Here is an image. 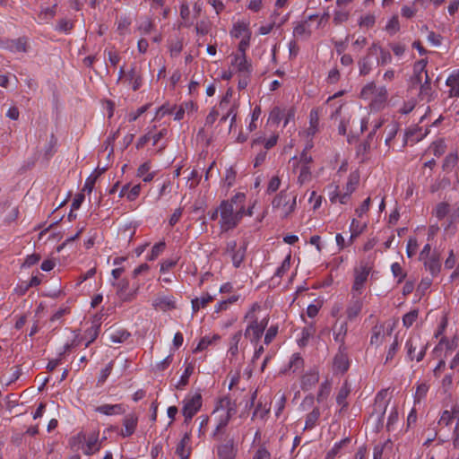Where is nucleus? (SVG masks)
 Returning a JSON list of instances; mask_svg holds the SVG:
<instances>
[{"mask_svg":"<svg viewBox=\"0 0 459 459\" xmlns=\"http://www.w3.org/2000/svg\"><path fill=\"white\" fill-rule=\"evenodd\" d=\"M342 193L340 191V187L336 184H331L328 186V197L332 204L340 203Z\"/></svg>","mask_w":459,"mask_h":459,"instance_id":"79ce46f5","label":"nucleus"},{"mask_svg":"<svg viewBox=\"0 0 459 459\" xmlns=\"http://www.w3.org/2000/svg\"><path fill=\"white\" fill-rule=\"evenodd\" d=\"M375 92L373 93V98L370 100V106L373 108H380L383 104L386 101L387 99V90L385 86H380L375 88Z\"/></svg>","mask_w":459,"mask_h":459,"instance_id":"b1692460","label":"nucleus"},{"mask_svg":"<svg viewBox=\"0 0 459 459\" xmlns=\"http://www.w3.org/2000/svg\"><path fill=\"white\" fill-rule=\"evenodd\" d=\"M189 443H190V435L186 433L177 446L176 453L179 457H183L184 459L189 458V455H190Z\"/></svg>","mask_w":459,"mask_h":459,"instance_id":"2f4dec72","label":"nucleus"},{"mask_svg":"<svg viewBox=\"0 0 459 459\" xmlns=\"http://www.w3.org/2000/svg\"><path fill=\"white\" fill-rule=\"evenodd\" d=\"M446 84L450 88L449 97H459V71L451 74L446 78Z\"/></svg>","mask_w":459,"mask_h":459,"instance_id":"7c9ffc66","label":"nucleus"},{"mask_svg":"<svg viewBox=\"0 0 459 459\" xmlns=\"http://www.w3.org/2000/svg\"><path fill=\"white\" fill-rule=\"evenodd\" d=\"M389 48L398 58L402 57L406 51V46L401 42H392L389 44Z\"/></svg>","mask_w":459,"mask_h":459,"instance_id":"338daca9","label":"nucleus"},{"mask_svg":"<svg viewBox=\"0 0 459 459\" xmlns=\"http://www.w3.org/2000/svg\"><path fill=\"white\" fill-rule=\"evenodd\" d=\"M428 345L424 343L419 335L411 336L405 342V350L409 359L420 362L423 359Z\"/></svg>","mask_w":459,"mask_h":459,"instance_id":"423d86ee","label":"nucleus"},{"mask_svg":"<svg viewBox=\"0 0 459 459\" xmlns=\"http://www.w3.org/2000/svg\"><path fill=\"white\" fill-rule=\"evenodd\" d=\"M261 115V108L260 107L256 106L253 108L251 113V120L247 126V130L249 132H253L257 128L256 121L258 120L259 117Z\"/></svg>","mask_w":459,"mask_h":459,"instance_id":"e2e57ef3","label":"nucleus"},{"mask_svg":"<svg viewBox=\"0 0 459 459\" xmlns=\"http://www.w3.org/2000/svg\"><path fill=\"white\" fill-rule=\"evenodd\" d=\"M291 255L289 254L282 261L280 267L277 268L274 276L282 277L290 268Z\"/></svg>","mask_w":459,"mask_h":459,"instance_id":"bf43d9fd","label":"nucleus"},{"mask_svg":"<svg viewBox=\"0 0 459 459\" xmlns=\"http://www.w3.org/2000/svg\"><path fill=\"white\" fill-rule=\"evenodd\" d=\"M231 66L239 73H249L250 71V65L246 55H232Z\"/></svg>","mask_w":459,"mask_h":459,"instance_id":"cd10ccee","label":"nucleus"},{"mask_svg":"<svg viewBox=\"0 0 459 459\" xmlns=\"http://www.w3.org/2000/svg\"><path fill=\"white\" fill-rule=\"evenodd\" d=\"M124 83L134 91H138L143 86V74L137 65H132L130 69L126 71Z\"/></svg>","mask_w":459,"mask_h":459,"instance_id":"f8f14e48","label":"nucleus"},{"mask_svg":"<svg viewBox=\"0 0 459 459\" xmlns=\"http://www.w3.org/2000/svg\"><path fill=\"white\" fill-rule=\"evenodd\" d=\"M237 452L238 448L233 438L217 446V455L219 459H235Z\"/></svg>","mask_w":459,"mask_h":459,"instance_id":"2eb2a0df","label":"nucleus"},{"mask_svg":"<svg viewBox=\"0 0 459 459\" xmlns=\"http://www.w3.org/2000/svg\"><path fill=\"white\" fill-rule=\"evenodd\" d=\"M459 411L456 408H454L451 411H444L440 416L438 423L444 426H448L451 424L455 414L458 413Z\"/></svg>","mask_w":459,"mask_h":459,"instance_id":"864d4df0","label":"nucleus"},{"mask_svg":"<svg viewBox=\"0 0 459 459\" xmlns=\"http://www.w3.org/2000/svg\"><path fill=\"white\" fill-rule=\"evenodd\" d=\"M293 170L298 173V183L304 185L311 180L313 158L306 152H302L299 158L291 159Z\"/></svg>","mask_w":459,"mask_h":459,"instance_id":"39448f33","label":"nucleus"},{"mask_svg":"<svg viewBox=\"0 0 459 459\" xmlns=\"http://www.w3.org/2000/svg\"><path fill=\"white\" fill-rule=\"evenodd\" d=\"M111 285L117 289V295L122 301L129 302L135 299L137 296L139 287L137 286L134 290H130L129 280L123 278L118 281H112Z\"/></svg>","mask_w":459,"mask_h":459,"instance_id":"9d476101","label":"nucleus"},{"mask_svg":"<svg viewBox=\"0 0 459 459\" xmlns=\"http://www.w3.org/2000/svg\"><path fill=\"white\" fill-rule=\"evenodd\" d=\"M350 394L349 386L344 384L339 390L338 394L336 396V403L341 405L342 408L346 407L347 403L345 402L346 398Z\"/></svg>","mask_w":459,"mask_h":459,"instance_id":"6e6d98bb","label":"nucleus"},{"mask_svg":"<svg viewBox=\"0 0 459 459\" xmlns=\"http://www.w3.org/2000/svg\"><path fill=\"white\" fill-rule=\"evenodd\" d=\"M399 342L397 340V337L394 338L393 343L389 346L388 348V351L386 352V356H385V363H389L390 361L393 360V359L394 358V356L396 355L398 350H399Z\"/></svg>","mask_w":459,"mask_h":459,"instance_id":"680f3d73","label":"nucleus"},{"mask_svg":"<svg viewBox=\"0 0 459 459\" xmlns=\"http://www.w3.org/2000/svg\"><path fill=\"white\" fill-rule=\"evenodd\" d=\"M303 359L299 353H294L290 357V362H289V368L290 369H292L293 372L299 369L303 366Z\"/></svg>","mask_w":459,"mask_h":459,"instance_id":"69168bd1","label":"nucleus"},{"mask_svg":"<svg viewBox=\"0 0 459 459\" xmlns=\"http://www.w3.org/2000/svg\"><path fill=\"white\" fill-rule=\"evenodd\" d=\"M419 96L421 100L427 102L431 101L435 98V91L431 87L430 79L427 74L425 82L420 86Z\"/></svg>","mask_w":459,"mask_h":459,"instance_id":"c756f323","label":"nucleus"},{"mask_svg":"<svg viewBox=\"0 0 459 459\" xmlns=\"http://www.w3.org/2000/svg\"><path fill=\"white\" fill-rule=\"evenodd\" d=\"M219 225L222 232L235 229L244 216L245 206H238L237 210L230 203L221 202L219 206Z\"/></svg>","mask_w":459,"mask_h":459,"instance_id":"7ed1b4c3","label":"nucleus"},{"mask_svg":"<svg viewBox=\"0 0 459 459\" xmlns=\"http://www.w3.org/2000/svg\"><path fill=\"white\" fill-rule=\"evenodd\" d=\"M166 244L164 241H160L155 244L151 250V253L147 255V260H155L165 249Z\"/></svg>","mask_w":459,"mask_h":459,"instance_id":"5fc2aeb1","label":"nucleus"},{"mask_svg":"<svg viewBox=\"0 0 459 459\" xmlns=\"http://www.w3.org/2000/svg\"><path fill=\"white\" fill-rule=\"evenodd\" d=\"M230 255H231V261H232L233 266L235 268H238L245 259L246 247H241L238 248L237 251H234V253H232Z\"/></svg>","mask_w":459,"mask_h":459,"instance_id":"49530a36","label":"nucleus"},{"mask_svg":"<svg viewBox=\"0 0 459 459\" xmlns=\"http://www.w3.org/2000/svg\"><path fill=\"white\" fill-rule=\"evenodd\" d=\"M178 262V257H173V258H169V259L163 260L160 263V273H168L170 269H172L173 267H175L177 265Z\"/></svg>","mask_w":459,"mask_h":459,"instance_id":"774afa93","label":"nucleus"},{"mask_svg":"<svg viewBox=\"0 0 459 459\" xmlns=\"http://www.w3.org/2000/svg\"><path fill=\"white\" fill-rule=\"evenodd\" d=\"M212 299H213V298L208 293L202 295L200 298H196V299H193L192 300L193 312L195 313L199 309L204 307Z\"/></svg>","mask_w":459,"mask_h":459,"instance_id":"58836bf2","label":"nucleus"},{"mask_svg":"<svg viewBox=\"0 0 459 459\" xmlns=\"http://www.w3.org/2000/svg\"><path fill=\"white\" fill-rule=\"evenodd\" d=\"M359 183V178L356 175H350L348 178V181L346 183V186L344 187V192L342 195L341 197V204H345L348 203L351 195L355 191L357 186Z\"/></svg>","mask_w":459,"mask_h":459,"instance_id":"393cba45","label":"nucleus"},{"mask_svg":"<svg viewBox=\"0 0 459 459\" xmlns=\"http://www.w3.org/2000/svg\"><path fill=\"white\" fill-rule=\"evenodd\" d=\"M391 272L397 280V283H401L406 277V273L399 263H393L391 264Z\"/></svg>","mask_w":459,"mask_h":459,"instance_id":"3c124183","label":"nucleus"},{"mask_svg":"<svg viewBox=\"0 0 459 459\" xmlns=\"http://www.w3.org/2000/svg\"><path fill=\"white\" fill-rule=\"evenodd\" d=\"M152 306L161 312H169L177 307V300L173 295L158 293L152 299Z\"/></svg>","mask_w":459,"mask_h":459,"instance_id":"9b49d317","label":"nucleus"},{"mask_svg":"<svg viewBox=\"0 0 459 459\" xmlns=\"http://www.w3.org/2000/svg\"><path fill=\"white\" fill-rule=\"evenodd\" d=\"M8 48L13 53H24L27 51L26 42L21 39L10 42Z\"/></svg>","mask_w":459,"mask_h":459,"instance_id":"603ef678","label":"nucleus"},{"mask_svg":"<svg viewBox=\"0 0 459 459\" xmlns=\"http://www.w3.org/2000/svg\"><path fill=\"white\" fill-rule=\"evenodd\" d=\"M422 262L425 269L430 273L432 277L438 275L441 271V263L439 256L437 254H432L430 258Z\"/></svg>","mask_w":459,"mask_h":459,"instance_id":"a878e982","label":"nucleus"},{"mask_svg":"<svg viewBox=\"0 0 459 459\" xmlns=\"http://www.w3.org/2000/svg\"><path fill=\"white\" fill-rule=\"evenodd\" d=\"M315 333L316 329L313 324H310L304 327L301 331V336L299 340V345L305 346L307 343L309 338L312 337L315 334Z\"/></svg>","mask_w":459,"mask_h":459,"instance_id":"a19ab883","label":"nucleus"},{"mask_svg":"<svg viewBox=\"0 0 459 459\" xmlns=\"http://www.w3.org/2000/svg\"><path fill=\"white\" fill-rule=\"evenodd\" d=\"M117 24V32L122 36L125 37L126 35L129 34L130 32V26L132 24V20L128 16H120L117 19L116 22Z\"/></svg>","mask_w":459,"mask_h":459,"instance_id":"473e14b6","label":"nucleus"},{"mask_svg":"<svg viewBox=\"0 0 459 459\" xmlns=\"http://www.w3.org/2000/svg\"><path fill=\"white\" fill-rule=\"evenodd\" d=\"M376 84L374 82H368L366 84L361 91H360V98L366 100H370L371 98H373V93L375 92Z\"/></svg>","mask_w":459,"mask_h":459,"instance_id":"0e129e2a","label":"nucleus"},{"mask_svg":"<svg viewBox=\"0 0 459 459\" xmlns=\"http://www.w3.org/2000/svg\"><path fill=\"white\" fill-rule=\"evenodd\" d=\"M202 395L199 393L188 394L182 401V413L185 422L190 421L202 407Z\"/></svg>","mask_w":459,"mask_h":459,"instance_id":"0eeeda50","label":"nucleus"},{"mask_svg":"<svg viewBox=\"0 0 459 459\" xmlns=\"http://www.w3.org/2000/svg\"><path fill=\"white\" fill-rule=\"evenodd\" d=\"M419 311L417 309L411 310L403 316V325L406 328L411 327L417 320Z\"/></svg>","mask_w":459,"mask_h":459,"instance_id":"4d7b16f0","label":"nucleus"},{"mask_svg":"<svg viewBox=\"0 0 459 459\" xmlns=\"http://www.w3.org/2000/svg\"><path fill=\"white\" fill-rule=\"evenodd\" d=\"M85 445L82 446L84 455H91L98 452L101 447V443L99 441V433L92 432L88 437H83Z\"/></svg>","mask_w":459,"mask_h":459,"instance_id":"6ab92c4d","label":"nucleus"},{"mask_svg":"<svg viewBox=\"0 0 459 459\" xmlns=\"http://www.w3.org/2000/svg\"><path fill=\"white\" fill-rule=\"evenodd\" d=\"M237 411V404L229 396L220 398L212 411V416L216 421L214 434L218 433L221 429L225 428L230 418Z\"/></svg>","mask_w":459,"mask_h":459,"instance_id":"20e7f679","label":"nucleus"},{"mask_svg":"<svg viewBox=\"0 0 459 459\" xmlns=\"http://www.w3.org/2000/svg\"><path fill=\"white\" fill-rule=\"evenodd\" d=\"M331 392V384L329 381L323 382L320 386L316 396V401L318 403L324 402L330 394Z\"/></svg>","mask_w":459,"mask_h":459,"instance_id":"de8ad7c7","label":"nucleus"},{"mask_svg":"<svg viewBox=\"0 0 459 459\" xmlns=\"http://www.w3.org/2000/svg\"><path fill=\"white\" fill-rule=\"evenodd\" d=\"M310 34V25L306 21L299 22L293 29V35L297 38H307Z\"/></svg>","mask_w":459,"mask_h":459,"instance_id":"e433bc0d","label":"nucleus"},{"mask_svg":"<svg viewBox=\"0 0 459 459\" xmlns=\"http://www.w3.org/2000/svg\"><path fill=\"white\" fill-rule=\"evenodd\" d=\"M260 309L261 306L258 303H254L245 316V318L248 320V325L245 330V336L255 345L261 339L268 325V318L266 317L258 320L255 313L260 311Z\"/></svg>","mask_w":459,"mask_h":459,"instance_id":"f257e3e1","label":"nucleus"},{"mask_svg":"<svg viewBox=\"0 0 459 459\" xmlns=\"http://www.w3.org/2000/svg\"><path fill=\"white\" fill-rule=\"evenodd\" d=\"M297 208V194L288 188L278 193L272 201L273 212L281 219L290 216Z\"/></svg>","mask_w":459,"mask_h":459,"instance_id":"f03ea898","label":"nucleus"},{"mask_svg":"<svg viewBox=\"0 0 459 459\" xmlns=\"http://www.w3.org/2000/svg\"><path fill=\"white\" fill-rule=\"evenodd\" d=\"M242 338V332L238 331L235 333L230 339L229 342V349L228 354L230 356V359L235 358L238 353V344Z\"/></svg>","mask_w":459,"mask_h":459,"instance_id":"f704fd0d","label":"nucleus"},{"mask_svg":"<svg viewBox=\"0 0 459 459\" xmlns=\"http://www.w3.org/2000/svg\"><path fill=\"white\" fill-rule=\"evenodd\" d=\"M220 338L221 337L218 334L203 337L198 342L195 351H202L206 350L210 345H212L215 341L219 340Z\"/></svg>","mask_w":459,"mask_h":459,"instance_id":"37998d69","label":"nucleus"},{"mask_svg":"<svg viewBox=\"0 0 459 459\" xmlns=\"http://www.w3.org/2000/svg\"><path fill=\"white\" fill-rule=\"evenodd\" d=\"M384 337H385V333H384L383 327L382 326H375L372 329L370 343L378 346L383 342Z\"/></svg>","mask_w":459,"mask_h":459,"instance_id":"c03bdc74","label":"nucleus"},{"mask_svg":"<svg viewBox=\"0 0 459 459\" xmlns=\"http://www.w3.org/2000/svg\"><path fill=\"white\" fill-rule=\"evenodd\" d=\"M57 6V0L52 1L49 6H40V12L38 14L37 22L40 24L48 23L56 15V8Z\"/></svg>","mask_w":459,"mask_h":459,"instance_id":"aec40b11","label":"nucleus"},{"mask_svg":"<svg viewBox=\"0 0 459 459\" xmlns=\"http://www.w3.org/2000/svg\"><path fill=\"white\" fill-rule=\"evenodd\" d=\"M365 226H360L359 222L356 219H352L350 230L351 236L349 244H351L353 240L363 231Z\"/></svg>","mask_w":459,"mask_h":459,"instance_id":"8fccbe9b","label":"nucleus"},{"mask_svg":"<svg viewBox=\"0 0 459 459\" xmlns=\"http://www.w3.org/2000/svg\"><path fill=\"white\" fill-rule=\"evenodd\" d=\"M320 417V411L318 408H314L306 417L304 430L312 429L316 427L317 420Z\"/></svg>","mask_w":459,"mask_h":459,"instance_id":"4c0bfd02","label":"nucleus"},{"mask_svg":"<svg viewBox=\"0 0 459 459\" xmlns=\"http://www.w3.org/2000/svg\"><path fill=\"white\" fill-rule=\"evenodd\" d=\"M450 212V205L446 202L438 203L434 210L433 215L438 220H443Z\"/></svg>","mask_w":459,"mask_h":459,"instance_id":"ea45409f","label":"nucleus"},{"mask_svg":"<svg viewBox=\"0 0 459 459\" xmlns=\"http://www.w3.org/2000/svg\"><path fill=\"white\" fill-rule=\"evenodd\" d=\"M151 162L143 163L137 169V176L143 178L145 183L151 182L154 178V172H151Z\"/></svg>","mask_w":459,"mask_h":459,"instance_id":"c9c22d12","label":"nucleus"},{"mask_svg":"<svg viewBox=\"0 0 459 459\" xmlns=\"http://www.w3.org/2000/svg\"><path fill=\"white\" fill-rule=\"evenodd\" d=\"M458 163V154L456 152L448 153L443 162L444 170H451Z\"/></svg>","mask_w":459,"mask_h":459,"instance_id":"09e8293b","label":"nucleus"},{"mask_svg":"<svg viewBox=\"0 0 459 459\" xmlns=\"http://www.w3.org/2000/svg\"><path fill=\"white\" fill-rule=\"evenodd\" d=\"M131 336V333L124 329V328H117L113 329L109 333V340L113 343H123L125 342L129 337Z\"/></svg>","mask_w":459,"mask_h":459,"instance_id":"72a5a7b5","label":"nucleus"},{"mask_svg":"<svg viewBox=\"0 0 459 459\" xmlns=\"http://www.w3.org/2000/svg\"><path fill=\"white\" fill-rule=\"evenodd\" d=\"M246 195L244 193H237L230 199L224 200L223 202L230 203L232 207L237 210L238 206H245Z\"/></svg>","mask_w":459,"mask_h":459,"instance_id":"052dcab7","label":"nucleus"},{"mask_svg":"<svg viewBox=\"0 0 459 459\" xmlns=\"http://www.w3.org/2000/svg\"><path fill=\"white\" fill-rule=\"evenodd\" d=\"M319 380V371L317 368H311L304 374L301 379V388L303 390L312 389Z\"/></svg>","mask_w":459,"mask_h":459,"instance_id":"412c9836","label":"nucleus"},{"mask_svg":"<svg viewBox=\"0 0 459 459\" xmlns=\"http://www.w3.org/2000/svg\"><path fill=\"white\" fill-rule=\"evenodd\" d=\"M371 272V266L366 263H361L354 269V281L351 286V293L362 294L365 290V284Z\"/></svg>","mask_w":459,"mask_h":459,"instance_id":"6e6552de","label":"nucleus"},{"mask_svg":"<svg viewBox=\"0 0 459 459\" xmlns=\"http://www.w3.org/2000/svg\"><path fill=\"white\" fill-rule=\"evenodd\" d=\"M230 34L234 39L251 38L252 33L249 28V22L242 20L234 22Z\"/></svg>","mask_w":459,"mask_h":459,"instance_id":"f3484780","label":"nucleus"},{"mask_svg":"<svg viewBox=\"0 0 459 459\" xmlns=\"http://www.w3.org/2000/svg\"><path fill=\"white\" fill-rule=\"evenodd\" d=\"M100 325L94 324L85 331V337L87 338L85 347H88L91 342H93L97 339L100 333Z\"/></svg>","mask_w":459,"mask_h":459,"instance_id":"a18cd8bd","label":"nucleus"},{"mask_svg":"<svg viewBox=\"0 0 459 459\" xmlns=\"http://www.w3.org/2000/svg\"><path fill=\"white\" fill-rule=\"evenodd\" d=\"M95 411L107 415H120L125 412V409L122 404H102L95 408Z\"/></svg>","mask_w":459,"mask_h":459,"instance_id":"bb28decb","label":"nucleus"},{"mask_svg":"<svg viewBox=\"0 0 459 459\" xmlns=\"http://www.w3.org/2000/svg\"><path fill=\"white\" fill-rule=\"evenodd\" d=\"M428 61L427 59H421L414 64L413 71L415 74V76L417 77V80L419 82L421 81V74L425 73V74H428V72L426 71Z\"/></svg>","mask_w":459,"mask_h":459,"instance_id":"13d9d810","label":"nucleus"},{"mask_svg":"<svg viewBox=\"0 0 459 459\" xmlns=\"http://www.w3.org/2000/svg\"><path fill=\"white\" fill-rule=\"evenodd\" d=\"M296 109L293 107H274L268 117V122L278 125L283 121V126L286 127L290 121L295 118Z\"/></svg>","mask_w":459,"mask_h":459,"instance_id":"1a4fd4ad","label":"nucleus"},{"mask_svg":"<svg viewBox=\"0 0 459 459\" xmlns=\"http://www.w3.org/2000/svg\"><path fill=\"white\" fill-rule=\"evenodd\" d=\"M374 52H371V46L367 49V53L358 61L359 73L360 75H368L374 67Z\"/></svg>","mask_w":459,"mask_h":459,"instance_id":"a211bd4d","label":"nucleus"},{"mask_svg":"<svg viewBox=\"0 0 459 459\" xmlns=\"http://www.w3.org/2000/svg\"><path fill=\"white\" fill-rule=\"evenodd\" d=\"M351 300L346 308V315L347 318L351 321L361 312L363 307V299L361 298L362 294L351 293Z\"/></svg>","mask_w":459,"mask_h":459,"instance_id":"ddd939ff","label":"nucleus"},{"mask_svg":"<svg viewBox=\"0 0 459 459\" xmlns=\"http://www.w3.org/2000/svg\"><path fill=\"white\" fill-rule=\"evenodd\" d=\"M457 347V341L455 339L447 340L442 339L434 349V353L438 357L439 353L445 351V357Z\"/></svg>","mask_w":459,"mask_h":459,"instance_id":"c85d7f7f","label":"nucleus"},{"mask_svg":"<svg viewBox=\"0 0 459 459\" xmlns=\"http://www.w3.org/2000/svg\"><path fill=\"white\" fill-rule=\"evenodd\" d=\"M238 108V104L236 100L230 107H227L224 110L218 109L220 111V115L221 116L220 119V123L225 122L227 119H230V130H231L233 125L236 123L237 117V110Z\"/></svg>","mask_w":459,"mask_h":459,"instance_id":"5701e85b","label":"nucleus"},{"mask_svg":"<svg viewBox=\"0 0 459 459\" xmlns=\"http://www.w3.org/2000/svg\"><path fill=\"white\" fill-rule=\"evenodd\" d=\"M345 350V348L342 349L340 347L338 353L333 358V369L334 373H344L350 367L349 358Z\"/></svg>","mask_w":459,"mask_h":459,"instance_id":"4468645a","label":"nucleus"},{"mask_svg":"<svg viewBox=\"0 0 459 459\" xmlns=\"http://www.w3.org/2000/svg\"><path fill=\"white\" fill-rule=\"evenodd\" d=\"M138 422V418L135 414H127L123 420V429L120 435L123 437H130L134 434Z\"/></svg>","mask_w":459,"mask_h":459,"instance_id":"4be33fe9","label":"nucleus"},{"mask_svg":"<svg viewBox=\"0 0 459 459\" xmlns=\"http://www.w3.org/2000/svg\"><path fill=\"white\" fill-rule=\"evenodd\" d=\"M371 52L374 55H379L377 58V64L378 65H386L392 63L393 57L389 50L384 48L378 41H374L371 45Z\"/></svg>","mask_w":459,"mask_h":459,"instance_id":"dca6fc26","label":"nucleus"}]
</instances>
